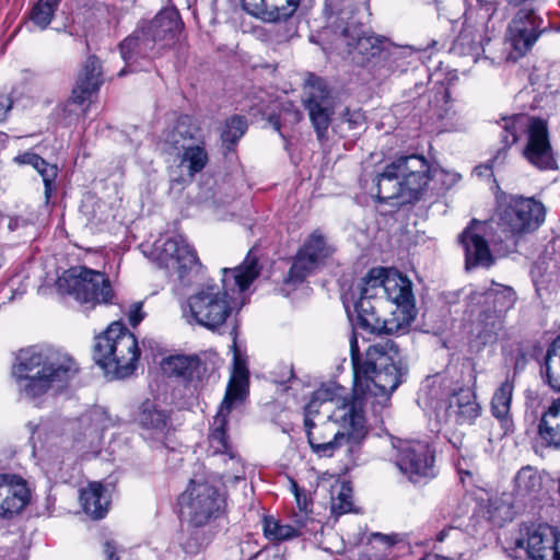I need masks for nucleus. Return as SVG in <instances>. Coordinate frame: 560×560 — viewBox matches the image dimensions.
Returning <instances> with one entry per match:
<instances>
[{
	"instance_id": "obj_26",
	"label": "nucleus",
	"mask_w": 560,
	"mask_h": 560,
	"mask_svg": "<svg viewBox=\"0 0 560 560\" xmlns=\"http://www.w3.org/2000/svg\"><path fill=\"white\" fill-rule=\"evenodd\" d=\"M233 355V370L226 388V393L222 402L234 406L236 402L242 401L248 392V369L246 360L240 354L236 340L232 345Z\"/></svg>"
},
{
	"instance_id": "obj_19",
	"label": "nucleus",
	"mask_w": 560,
	"mask_h": 560,
	"mask_svg": "<svg viewBox=\"0 0 560 560\" xmlns=\"http://www.w3.org/2000/svg\"><path fill=\"white\" fill-rule=\"evenodd\" d=\"M162 255L165 259H171V267L176 270L178 279L185 284L191 281L190 276L200 267L195 249L183 235L166 240L162 247Z\"/></svg>"
},
{
	"instance_id": "obj_53",
	"label": "nucleus",
	"mask_w": 560,
	"mask_h": 560,
	"mask_svg": "<svg viewBox=\"0 0 560 560\" xmlns=\"http://www.w3.org/2000/svg\"><path fill=\"white\" fill-rule=\"evenodd\" d=\"M26 428L28 429L31 433V440H35L36 435L37 439L40 440V434L43 431L46 430V424L44 423H35L33 421L27 422Z\"/></svg>"
},
{
	"instance_id": "obj_30",
	"label": "nucleus",
	"mask_w": 560,
	"mask_h": 560,
	"mask_svg": "<svg viewBox=\"0 0 560 560\" xmlns=\"http://www.w3.org/2000/svg\"><path fill=\"white\" fill-rule=\"evenodd\" d=\"M514 385L509 380L504 381L494 394L492 401V415L499 420L502 435L513 431V421L510 417V405Z\"/></svg>"
},
{
	"instance_id": "obj_5",
	"label": "nucleus",
	"mask_w": 560,
	"mask_h": 560,
	"mask_svg": "<svg viewBox=\"0 0 560 560\" xmlns=\"http://www.w3.org/2000/svg\"><path fill=\"white\" fill-rule=\"evenodd\" d=\"M545 217V206L534 197L506 194L498 188L492 223L502 236H499L497 254L504 256L515 249L520 238L537 231Z\"/></svg>"
},
{
	"instance_id": "obj_27",
	"label": "nucleus",
	"mask_w": 560,
	"mask_h": 560,
	"mask_svg": "<svg viewBox=\"0 0 560 560\" xmlns=\"http://www.w3.org/2000/svg\"><path fill=\"white\" fill-rule=\"evenodd\" d=\"M233 406L221 402L217 415L214 416L211 431L209 433V452L213 460L219 459L221 454H228L233 451L229 444L225 433L228 417Z\"/></svg>"
},
{
	"instance_id": "obj_37",
	"label": "nucleus",
	"mask_w": 560,
	"mask_h": 560,
	"mask_svg": "<svg viewBox=\"0 0 560 560\" xmlns=\"http://www.w3.org/2000/svg\"><path fill=\"white\" fill-rule=\"evenodd\" d=\"M214 464L224 466L222 471L218 472L224 482H235L244 478V465L234 451L221 454L219 459L214 460Z\"/></svg>"
},
{
	"instance_id": "obj_13",
	"label": "nucleus",
	"mask_w": 560,
	"mask_h": 560,
	"mask_svg": "<svg viewBox=\"0 0 560 560\" xmlns=\"http://www.w3.org/2000/svg\"><path fill=\"white\" fill-rule=\"evenodd\" d=\"M510 557L528 560H560V533L548 526L527 528L512 541Z\"/></svg>"
},
{
	"instance_id": "obj_28",
	"label": "nucleus",
	"mask_w": 560,
	"mask_h": 560,
	"mask_svg": "<svg viewBox=\"0 0 560 560\" xmlns=\"http://www.w3.org/2000/svg\"><path fill=\"white\" fill-rule=\"evenodd\" d=\"M538 434L547 446L560 448V398L553 399L542 412Z\"/></svg>"
},
{
	"instance_id": "obj_25",
	"label": "nucleus",
	"mask_w": 560,
	"mask_h": 560,
	"mask_svg": "<svg viewBox=\"0 0 560 560\" xmlns=\"http://www.w3.org/2000/svg\"><path fill=\"white\" fill-rule=\"evenodd\" d=\"M535 119L526 115H512L497 121L499 142L502 148L498 150L494 159L499 160L501 156L504 159V153L518 141L522 135L528 132Z\"/></svg>"
},
{
	"instance_id": "obj_39",
	"label": "nucleus",
	"mask_w": 560,
	"mask_h": 560,
	"mask_svg": "<svg viewBox=\"0 0 560 560\" xmlns=\"http://www.w3.org/2000/svg\"><path fill=\"white\" fill-rule=\"evenodd\" d=\"M515 300L512 288L492 282V311L499 318L513 307Z\"/></svg>"
},
{
	"instance_id": "obj_31",
	"label": "nucleus",
	"mask_w": 560,
	"mask_h": 560,
	"mask_svg": "<svg viewBox=\"0 0 560 560\" xmlns=\"http://www.w3.org/2000/svg\"><path fill=\"white\" fill-rule=\"evenodd\" d=\"M398 541L397 534L372 533L368 538V548L359 560H389L392 549Z\"/></svg>"
},
{
	"instance_id": "obj_2",
	"label": "nucleus",
	"mask_w": 560,
	"mask_h": 560,
	"mask_svg": "<svg viewBox=\"0 0 560 560\" xmlns=\"http://www.w3.org/2000/svg\"><path fill=\"white\" fill-rule=\"evenodd\" d=\"M348 296L353 302L357 325L371 334L405 332L417 311L412 282L397 270L372 268Z\"/></svg>"
},
{
	"instance_id": "obj_7",
	"label": "nucleus",
	"mask_w": 560,
	"mask_h": 560,
	"mask_svg": "<svg viewBox=\"0 0 560 560\" xmlns=\"http://www.w3.org/2000/svg\"><path fill=\"white\" fill-rule=\"evenodd\" d=\"M432 167L418 154L395 159L376 176L380 201L397 200V205L418 201L431 182Z\"/></svg>"
},
{
	"instance_id": "obj_48",
	"label": "nucleus",
	"mask_w": 560,
	"mask_h": 560,
	"mask_svg": "<svg viewBox=\"0 0 560 560\" xmlns=\"http://www.w3.org/2000/svg\"><path fill=\"white\" fill-rule=\"evenodd\" d=\"M245 11L249 14L261 18L262 12H266V7L269 5V0H242Z\"/></svg>"
},
{
	"instance_id": "obj_20",
	"label": "nucleus",
	"mask_w": 560,
	"mask_h": 560,
	"mask_svg": "<svg viewBox=\"0 0 560 560\" xmlns=\"http://www.w3.org/2000/svg\"><path fill=\"white\" fill-rule=\"evenodd\" d=\"M527 135V144L523 150L525 159L540 170L556 168L557 161L549 142L545 121L535 119Z\"/></svg>"
},
{
	"instance_id": "obj_8",
	"label": "nucleus",
	"mask_w": 560,
	"mask_h": 560,
	"mask_svg": "<svg viewBox=\"0 0 560 560\" xmlns=\"http://www.w3.org/2000/svg\"><path fill=\"white\" fill-rule=\"evenodd\" d=\"M139 358L138 341L121 323H112L95 338L93 359L106 373L127 377L136 370Z\"/></svg>"
},
{
	"instance_id": "obj_42",
	"label": "nucleus",
	"mask_w": 560,
	"mask_h": 560,
	"mask_svg": "<svg viewBox=\"0 0 560 560\" xmlns=\"http://www.w3.org/2000/svg\"><path fill=\"white\" fill-rule=\"evenodd\" d=\"M265 536L275 541L287 540L300 535V530L291 525L281 524L272 517L264 518Z\"/></svg>"
},
{
	"instance_id": "obj_14",
	"label": "nucleus",
	"mask_w": 560,
	"mask_h": 560,
	"mask_svg": "<svg viewBox=\"0 0 560 560\" xmlns=\"http://www.w3.org/2000/svg\"><path fill=\"white\" fill-rule=\"evenodd\" d=\"M303 104L315 129L317 139H327L328 127L335 113V101L326 81L310 74L304 88Z\"/></svg>"
},
{
	"instance_id": "obj_41",
	"label": "nucleus",
	"mask_w": 560,
	"mask_h": 560,
	"mask_svg": "<svg viewBox=\"0 0 560 560\" xmlns=\"http://www.w3.org/2000/svg\"><path fill=\"white\" fill-rule=\"evenodd\" d=\"M198 366L199 360L196 357L174 355L164 361L165 371L183 377H191Z\"/></svg>"
},
{
	"instance_id": "obj_18",
	"label": "nucleus",
	"mask_w": 560,
	"mask_h": 560,
	"mask_svg": "<svg viewBox=\"0 0 560 560\" xmlns=\"http://www.w3.org/2000/svg\"><path fill=\"white\" fill-rule=\"evenodd\" d=\"M324 13L326 28L337 36V40L366 25L364 5L359 0H326Z\"/></svg>"
},
{
	"instance_id": "obj_45",
	"label": "nucleus",
	"mask_w": 560,
	"mask_h": 560,
	"mask_svg": "<svg viewBox=\"0 0 560 560\" xmlns=\"http://www.w3.org/2000/svg\"><path fill=\"white\" fill-rule=\"evenodd\" d=\"M462 179L460 174L446 170L434 168L431 172V180L440 184V188L450 189Z\"/></svg>"
},
{
	"instance_id": "obj_16",
	"label": "nucleus",
	"mask_w": 560,
	"mask_h": 560,
	"mask_svg": "<svg viewBox=\"0 0 560 560\" xmlns=\"http://www.w3.org/2000/svg\"><path fill=\"white\" fill-rule=\"evenodd\" d=\"M334 250L335 248L328 243L326 236L319 230H315L298 250L285 281L301 283L329 258Z\"/></svg>"
},
{
	"instance_id": "obj_6",
	"label": "nucleus",
	"mask_w": 560,
	"mask_h": 560,
	"mask_svg": "<svg viewBox=\"0 0 560 560\" xmlns=\"http://www.w3.org/2000/svg\"><path fill=\"white\" fill-rule=\"evenodd\" d=\"M224 502L223 495L208 480L197 476L190 479L178 498L180 514L189 535L184 544L186 551L197 552L209 544L211 536L206 527L221 514Z\"/></svg>"
},
{
	"instance_id": "obj_40",
	"label": "nucleus",
	"mask_w": 560,
	"mask_h": 560,
	"mask_svg": "<svg viewBox=\"0 0 560 560\" xmlns=\"http://www.w3.org/2000/svg\"><path fill=\"white\" fill-rule=\"evenodd\" d=\"M208 163V154L201 145H188L184 149L180 164L186 166L190 176L201 172Z\"/></svg>"
},
{
	"instance_id": "obj_47",
	"label": "nucleus",
	"mask_w": 560,
	"mask_h": 560,
	"mask_svg": "<svg viewBox=\"0 0 560 560\" xmlns=\"http://www.w3.org/2000/svg\"><path fill=\"white\" fill-rule=\"evenodd\" d=\"M341 125H347L348 130L359 129L364 125V115L360 109H346L341 116Z\"/></svg>"
},
{
	"instance_id": "obj_38",
	"label": "nucleus",
	"mask_w": 560,
	"mask_h": 560,
	"mask_svg": "<svg viewBox=\"0 0 560 560\" xmlns=\"http://www.w3.org/2000/svg\"><path fill=\"white\" fill-rule=\"evenodd\" d=\"M299 4L300 0H269V5L260 19L267 22L287 20L298 10Z\"/></svg>"
},
{
	"instance_id": "obj_35",
	"label": "nucleus",
	"mask_w": 560,
	"mask_h": 560,
	"mask_svg": "<svg viewBox=\"0 0 560 560\" xmlns=\"http://www.w3.org/2000/svg\"><path fill=\"white\" fill-rule=\"evenodd\" d=\"M14 161L21 165H32L43 177L46 192H48L51 183L55 180L57 176L56 166L49 165L44 159H42L38 154L34 152H24L22 154H19L14 158Z\"/></svg>"
},
{
	"instance_id": "obj_12",
	"label": "nucleus",
	"mask_w": 560,
	"mask_h": 560,
	"mask_svg": "<svg viewBox=\"0 0 560 560\" xmlns=\"http://www.w3.org/2000/svg\"><path fill=\"white\" fill-rule=\"evenodd\" d=\"M424 398L433 408L434 428L438 432L443 428H453L457 424H470L480 413V408L469 388H460L447 399L436 400L430 392L424 393Z\"/></svg>"
},
{
	"instance_id": "obj_43",
	"label": "nucleus",
	"mask_w": 560,
	"mask_h": 560,
	"mask_svg": "<svg viewBox=\"0 0 560 560\" xmlns=\"http://www.w3.org/2000/svg\"><path fill=\"white\" fill-rule=\"evenodd\" d=\"M247 129L246 120L240 116H233L225 121L221 132L223 143L235 144Z\"/></svg>"
},
{
	"instance_id": "obj_21",
	"label": "nucleus",
	"mask_w": 560,
	"mask_h": 560,
	"mask_svg": "<svg viewBox=\"0 0 560 560\" xmlns=\"http://www.w3.org/2000/svg\"><path fill=\"white\" fill-rule=\"evenodd\" d=\"M31 492L26 481L13 474L0 475V516L12 517L30 502Z\"/></svg>"
},
{
	"instance_id": "obj_57",
	"label": "nucleus",
	"mask_w": 560,
	"mask_h": 560,
	"mask_svg": "<svg viewBox=\"0 0 560 560\" xmlns=\"http://www.w3.org/2000/svg\"><path fill=\"white\" fill-rule=\"evenodd\" d=\"M457 471L460 476V479H462V482H465V477H471L472 476V471L469 470V469H464L460 465V463L457 464Z\"/></svg>"
},
{
	"instance_id": "obj_58",
	"label": "nucleus",
	"mask_w": 560,
	"mask_h": 560,
	"mask_svg": "<svg viewBox=\"0 0 560 560\" xmlns=\"http://www.w3.org/2000/svg\"><path fill=\"white\" fill-rule=\"evenodd\" d=\"M480 298H481V295L474 294V295L471 296V300H472V301H477V300L479 301V299H480Z\"/></svg>"
},
{
	"instance_id": "obj_52",
	"label": "nucleus",
	"mask_w": 560,
	"mask_h": 560,
	"mask_svg": "<svg viewBox=\"0 0 560 560\" xmlns=\"http://www.w3.org/2000/svg\"><path fill=\"white\" fill-rule=\"evenodd\" d=\"M472 176L488 180L490 178V164L483 163L478 166H476L472 171Z\"/></svg>"
},
{
	"instance_id": "obj_11",
	"label": "nucleus",
	"mask_w": 560,
	"mask_h": 560,
	"mask_svg": "<svg viewBox=\"0 0 560 560\" xmlns=\"http://www.w3.org/2000/svg\"><path fill=\"white\" fill-rule=\"evenodd\" d=\"M337 49L345 52L359 66L375 69L382 61L395 55L392 44L385 36L375 34L368 25L337 40Z\"/></svg>"
},
{
	"instance_id": "obj_29",
	"label": "nucleus",
	"mask_w": 560,
	"mask_h": 560,
	"mask_svg": "<svg viewBox=\"0 0 560 560\" xmlns=\"http://www.w3.org/2000/svg\"><path fill=\"white\" fill-rule=\"evenodd\" d=\"M81 505L92 518L100 520L105 516L109 505V497L100 482H92L80 492Z\"/></svg>"
},
{
	"instance_id": "obj_46",
	"label": "nucleus",
	"mask_w": 560,
	"mask_h": 560,
	"mask_svg": "<svg viewBox=\"0 0 560 560\" xmlns=\"http://www.w3.org/2000/svg\"><path fill=\"white\" fill-rule=\"evenodd\" d=\"M332 511L337 514H345L352 511L351 490L342 486L337 497L332 499Z\"/></svg>"
},
{
	"instance_id": "obj_4",
	"label": "nucleus",
	"mask_w": 560,
	"mask_h": 560,
	"mask_svg": "<svg viewBox=\"0 0 560 560\" xmlns=\"http://www.w3.org/2000/svg\"><path fill=\"white\" fill-rule=\"evenodd\" d=\"M78 372L73 359L51 346L21 349L12 366V377L19 394L35 399L54 387H60Z\"/></svg>"
},
{
	"instance_id": "obj_33",
	"label": "nucleus",
	"mask_w": 560,
	"mask_h": 560,
	"mask_svg": "<svg viewBox=\"0 0 560 560\" xmlns=\"http://www.w3.org/2000/svg\"><path fill=\"white\" fill-rule=\"evenodd\" d=\"M188 120L187 117L179 119L173 129L165 132L163 139L165 152L173 154L188 147L186 142L194 138V130Z\"/></svg>"
},
{
	"instance_id": "obj_54",
	"label": "nucleus",
	"mask_w": 560,
	"mask_h": 560,
	"mask_svg": "<svg viewBox=\"0 0 560 560\" xmlns=\"http://www.w3.org/2000/svg\"><path fill=\"white\" fill-rule=\"evenodd\" d=\"M11 106V100L5 95H0V121L5 118V115L10 110Z\"/></svg>"
},
{
	"instance_id": "obj_22",
	"label": "nucleus",
	"mask_w": 560,
	"mask_h": 560,
	"mask_svg": "<svg viewBox=\"0 0 560 560\" xmlns=\"http://www.w3.org/2000/svg\"><path fill=\"white\" fill-rule=\"evenodd\" d=\"M487 222L472 220L459 235L460 244L465 249L466 269L469 270L478 265L490 264V249L486 240Z\"/></svg>"
},
{
	"instance_id": "obj_50",
	"label": "nucleus",
	"mask_w": 560,
	"mask_h": 560,
	"mask_svg": "<svg viewBox=\"0 0 560 560\" xmlns=\"http://www.w3.org/2000/svg\"><path fill=\"white\" fill-rule=\"evenodd\" d=\"M143 318L144 313L142 311V303H133L128 312V319L130 325L136 327Z\"/></svg>"
},
{
	"instance_id": "obj_56",
	"label": "nucleus",
	"mask_w": 560,
	"mask_h": 560,
	"mask_svg": "<svg viewBox=\"0 0 560 560\" xmlns=\"http://www.w3.org/2000/svg\"><path fill=\"white\" fill-rule=\"evenodd\" d=\"M455 530L454 527H446V528H443L438 535H436V540L442 542L445 540V538L448 536V534L451 532Z\"/></svg>"
},
{
	"instance_id": "obj_32",
	"label": "nucleus",
	"mask_w": 560,
	"mask_h": 560,
	"mask_svg": "<svg viewBox=\"0 0 560 560\" xmlns=\"http://www.w3.org/2000/svg\"><path fill=\"white\" fill-rule=\"evenodd\" d=\"M542 488V478L532 466L523 467L514 479V492L520 498L535 497Z\"/></svg>"
},
{
	"instance_id": "obj_36",
	"label": "nucleus",
	"mask_w": 560,
	"mask_h": 560,
	"mask_svg": "<svg viewBox=\"0 0 560 560\" xmlns=\"http://www.w3.org/2000/svg\"><path fill=\"white\" fill-rule=\"evenodd\" d=\"M60 0H38L30 12V20L38 30H46L51 23Z\"/></svg>"
},
{
	"instance_id": "obj_51",
	"label": "nucleus",
	"mask_w": 560,
	"mask_h": 560,
	"mask_svg": "<svg viewBox=\"0 0 560 560\" xmlns=\"http://www.w3.org/2000/svg\"><path fill=\"white\" fill-rule=\"evenodd\" d=\"M489 513H490L489 506L488 505H481L479 508V511L472 516V520H477L479 514H481L482 521L481 522L477 521V523L486 532H487V529L489 527V524H490V516L488 515Z\"/></svg>"
},
{
	"instance_id": "obj_9",
	"label": "nucleus",
	"mask_w": 560,
	"mask_h": 560,
	"mask_svg": "<svg viewBox=\"0 0 560 560\" xmlns=\"http://www.w3.org/2000/svg\"><path fill=\"white\" fill-rule=\"evenodd\" d=\"M182 27L179 13L175 9L161 10L144 28L121 42L119 46L121 58L131 71L141 69L136 66L138 58L151 57L156 45L168 46Z\"/></svg>"
},
{
	"instance_id": "obj_17",
	"label": "nucleus",
	"mask_w": 560,
	"mask_h": 560,
	"mask_svg": "<svg viewBox=\"0 0 560 560\" xmlns=\"http://www.w3.org/2000/svg\"><path fill=\"white\" fill-rule=\"evenodd\" d=\"M544 31L542 19L536 11L522 8L509 23L505 38L517 58L525 56L533 48Z\"/></svg>"
},
{
	"instance_id": "obj_1",
	"label": "nucleus",
	"mask_w": 560,
	"mask_h": 560,
	"mask_svg": "<svg viewBox=\"0 0 560 560\" xmlns=\"http://www.w3.org/2000/svg\"><path fill=\"white\" fill-rule=\"evenodd\" d=\"M350 355L354 376L351 399L343 396V387L331 383L317 388L304 408L307 442L319 457H330L350 440L364 438L365 407H383L402 382L405 368L394 340L369 346L361 358L358 339L352 334Z\"/></svg>"
},
{
	"instance_id": "obj_49",
	"label": "nucleus",
	"mask_w": 560,
	"mask_h": 560,
	"mask_svg": "<svg viewBox=\"0 0 560 560\" xmlns=\"http://www.w3.org/2000/svg\"><path fill=\"white\" fill-rule=\"evenodd\" d=\"M292 491L295 497L296 504L299 509L303 512H307L311 505V501L307 498V494L303 489H301L295 481H291Z\"/></svg>"
},
{
	"instance_id": "obj_15",
	"label": "nucleus",
	"mask_w": 560,
	"mask_h": 560,
	"mask_svg": "<svg viewBox=\"0 0 560 560\" xmlns=\"http://www.w3.org/2000/svg\"><path fill=\"white\" fill-rule=\"evenodd\" d=\"M434 450L428 441H406L398 448L396 465L413 483L435 476Z\"/></svg>"
},
{
	"instance_id": "obj_59",
	"label": "nucleus",
	"mask_w": 560,
	"mask_h": 560,
	"mask_svg": "<svg viewBox=\"0 0 560 560\" xmlns=\"http://www.w3.org/2000/svg\"><path fill=\"white\" fill-rule=\"evenodd\" d=\"M126 73H127L126 69H122V70H120V71H119L118 75H119V77H122V75H125Z\"/></svg>"
},
{
	"instance_id": "obj_24",
	"label": "nucleus",
	"mask_w": 560,
	"mask_h": 560,
	"mask_svg": "<svg viewBox=\"0 0 560 560\" xmlns=\"http://www.w3.org/2000/svg\"><path fill=\"white\" fill-rule=\"evenodd\" d=\"M102 84L101 62L95 56H90L83 65L65 110H68L71 105H82L98 91Z\"/></svg>"
},
{
	"instance_id": "obj_3",
	"label": "nucleus",
	"mask_w": 560,
	"mask_h": 560,
	"mask_svg": "<svg viewBox=\"0 0 560 560\" xmlns=\"http://www.w3.org/2000/svg\"><path fill=\"white\" fill-rule=\"evenodd\" d=\"M257 261L246 257L243 265L223 269L222 285L206 283L188 296L182 306L183 317L208 330H219L235 308V294L249 288L258 277Z\"/></svg>"
},
{
	"instance_id": "obj_34",
	"label": "nucleus",
	"mask_w": 560,
	"mask_h": 560,
	"mask_svg": "<svg viewBox=\"0 0 560 560\" xmlns=\"http://www.w3.org/2000/svg\"><path fill=\"white\" fill-rule=\"evenodd\" d=\"M545 375L547 384L560 393V335L549 346L545 357Z\"/></svg>"
},
{
	"instance_id": "obj_55",
	"label": "nucleus",
	"mask_w": 560,
	"mask_h": 560,
	"mask_svg": "<svg viewBox=\"0 0 560 560\" xmlns=\"http://www.w3.org/2000/svg\"><path fill=\"white\" fill-rule=\"evenodd\" d=\"M104 553L107 560H119L118 556L116 555V546L110 540H107L104 544Z\"/></svg>"
},
{
	"instance_id": "obj_10",
	"label": "nucleus",
	"mask_w": 560,
	"mask_h": 560,
	"mask_svg": "<svg viewBox=\"0 0 560 560\" xmlns=\"http://www.w3.org/2000/svg\"><path fill=\"white\" fill-rule=\"evenodd\" d=\"M58 291L73 296L81 304H108L114 292L108 277L83 266L68 269L57 280Z\"/></svg>"
},
{
	"instance_id": "obj_23",
	"label": "nucleus",
	"mask_w": 560,
	"mask_h": 560,
	"mask_svg": "<svg viewBox=\"0 0 560 560\" xmlns=\"http://www.w3.org/2000/svg\"><path fill=\"white\" fill-rule=\"evenodd\" d=\"M136 422L147 440L162 442L171 430L170 415L150 400L140 405Z\"/></svg>"
},
{
	"instance_id": "obj_44",
	"label": "nucleus",
	"mask_w": 560,
	"mask_h": 560,
	"mask_svg": "<svg viewBox=\"0 0 560 560\" xmlns=\"http://www.w3.org/2000/svg\"><path fill=\"white\" fill-rule=\"evenodd\" d=\"M302 118V113L295 108L291 103L284 104L279 116H270L269 122L273 129L280 131L283 124L294 125Z\"/></svg>"
}]
</instances>
